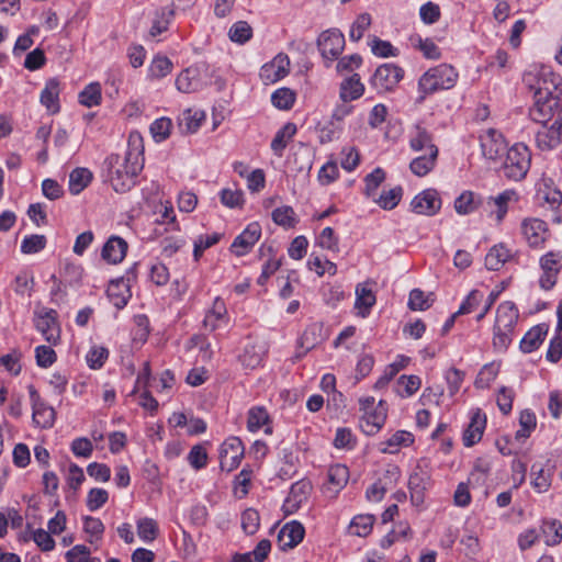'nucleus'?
I'll return each instance as SVG.
<instances>
[{
	"instance_id": "79ce46f5",
	"label": "nucleus",
	"mask_w": 562,
	"mask_h": 562,
	"mask_svg": "<svg viewBox=\"0 0 562 562\" xmlns=\"http://www.w3.org/2000/svg\"><path fill=\"white\" fill-rule=\"evenodd\" d=\"M547 334V330L541 326H535L522 337L520 341V349L524 352H531L536 350Z\"/></svg>"
},
{
	"instance_id": "f704fd0d",
	"label": "nucleus",
	"mask_w": 562,
	"mask_h": 562,
	"mask_svg": "<svg viewBox=\"0 0 562 562\" xmlns=\"http://www.w3.org/2000/svg\"><path fill=\"white\" fill-rule=\"evenodd\" d=\"M375 517L370 514L357 515L349 524L348 532L357 537H367L371 533Z\"/></svg>"
},
{
	"instance_id": "a19ab883",
	"label": "nucleus",
	"mask_w": 562,
	"mask_h": 562,
	"mask_svg": "<svg viewBox=\"0 0 562 562\" xmlns=\"http://www.w3.org/2000/svg\"><path fill=\"white\" fill-rule=\"evenodd\" d=\"M205 115L202 111L188 109L182 112L179 125L186 133H195L201 126Z\"/></svg>"
},
{
	"instance_id": "603ef678",
	"label": "nucleus",
	"mask_w": 562,
	"mask_h": 562,
	"mask_svg": "<svg viewBox=\"0 0 562 562\" xmlns=\"http://www.w3.org/2000/svg\"><path fill=\"white\" fill-rule=\"evenodd\" d=\"M269 422V414L261 406L252 407L248 412L247 428L249 431H257Z\"/></svg>"
},
{
	"instance_id": "dca6fc26",
	"label": "nucleus",
	"mask_w": 562,
	"mask_h": 562,
	"mask_svg": "<svg viewBox=\"0 0 562 562\" xmlns=\"http://www.w3.org/2000/svg\"><path fill=\"white\" fill-rule=\"evenodd\" d=\"M412 210L422 215H435L441 207L439 194L434 189L418 193L411 202Z\"/></svg>"
},
{
	"instance_id": "393cba45",
	"label": "nucleus",
	"mask_w": 562,
	"mask_h": 562,
	"mask_svg": "<svg viewBox=\"0 0 562 562\" xmlns=\"http://www.w3.org/2000/svg\"><path fill=\"white\" fill-rule=\"evenodd\" d=\"M364 92V86L360 80L358 74L342 80L339 89V98L344 102H349L359 99Z\"/></svg>"
},
{
	"instance_id": "6e6552de",
	"label": "nucleus",
	"mask_w": 562,
	"mask_h": 562,
	"mask_svg": "<svg viewBox=\"0 0 562 562\" xmlns=\"http://www.w3.org/2000/svg\"><path fill=\"white\" fill-rule=\"evenodd\" d=\"M33 409V423L41 428H50L55 422V411L40 396L33 385L27 386Z\"/></svg>"
},
{
	"instance_id": "8fccbe9b",
	"label": "nucleus",
	"mask_w": 562,
	"mask_h": 562,
	"mask_svg": "<svg viewBox=\"0 0 562 562\" xmlns=\"http://www.w3.org/2000/svg\"><path fill=\"white\" fill-rule=\"evenodd\" d=\"M397 394L401 397L412 396L422 385V380L417 375H402L397 380Z\"/></svg>"
},
{
	"instance_id": "f257e3e1",
	"label": "nucleus",
	"mask_w": 562,
	"mask_h": 562,
	"mask_svg": "<svg viewBox=\"0 0 562 562\" xmlns=\"http://www.w3.org/2000/svg\"><path fill=\"white\" fill-rule=\"evenodd\" d=\"M143 139L138 132L128 136V149L124 155L111 154L103 164L105 180L114 191L124 193L135 184V179L143 169Z\"/></svg>"
},
{
	"instance_id": "cd10ccee",
	"label": "nucleus",
	"mask_w": 562,
	"mask_h": 562,
	"mask_svg": "<svg viewBox=\"0 0 562 562\" xmlns=\"http://www.w3.org/2000/svg\"><path fill=\"white\" fill-rule=\"evenodd\" d=\"M409 146L414 151H431L438 149L431 134L420 125H416L411 134Z\"/></svg>"
},
{
	"instance_id": "a878e982",
	"label": "nucleus",
	"mask_w": 562,
	"mask_h": 562,
	"mask_svg": "<svg viewBox=\"0 0 562 562\" xmlns=\"http://www.w3.org/2000/svg\"><path fill=\"white\" fill-rule=\"evenodd\" d=\"M176 87L183 93L198 91L201 87L199 70L193 67L182 70L176 78Z\"/></svg>"
},
{
	"instance_id": "c756f323",
	"label": "nucleus",
	"mask_w": 562,
	"mask_h": 562,
	"mask_svg": "<svg viewBox=\"0 0 562 562\" xmlns=\"http://www.w3.org/2000/svg\"><path fill=\"white\" fill-rule=\"evenodd\" d=\"M375 304V295L367 283H360L356 288L355 307L359 311V315L366 317L370 308Z\"/></svg>"
},
{
	"instance_id": "58836bf2",
	"label": "nucleus",
	"mask_w": 562,
	"mask_h": 562,
	"mask_svg": "<svg viewBox=\"0 0 562 562\" xmlns=\"http://www.w3.org/2000/svg\"><path fill=\"white\" fill-rule=\"evenodd\" d=\"M536 426V415L529 409L522 411L519 416V429L515 434V439L519 442H524L530 437Z\"/></svg>"
},
{
	"instance_id": "c85d7f7f",
	"label": "nucleus",
	"mask_w": 562,
	"mask_h": 562,
	"mask_svg": "<svg viewBox=\"0 0 562 562\" xmlns=\"http://www.w3.org/2000/svg\"><path fill=\"white\" fill-rule=\"evenodd\" d=\"M438 157V149H431L423 155L414 158L409 164L411 171L418 176L424 177L428 175L435 167Z\"/></svg>"
},
{
	"instance_id": "13d9d810",
	"label": "nucleus",
	"mask_w": 562,
	"mask_h": 562,
	"mask_svg": "<svg viewBox=\"0 0 562 562\" xmlns=\"http://www.w3.org/2000/svg\"><path fill=\"white\" fill-rule=\"evenodd\" d=\"M109 357V350L103 346H92L86 356L90 369H101Z\"/></svg>"
},
{
	"instance_id": "0e129e2a",
	"label": "nucleus",
	"mask_w": 562,
	"mask_h": 562,
	"mask_svg": "<svg viewBox=\"0 0 562 562\" xmlns=\"http://www.w3.org/2000/svg\"><path fill=\"white\" fill-rule=\"evenodd\" d=\"M371 25V16L369 13L360 14L356 21L352 23L349 32V37L353 42L360 41L364 33L369 30Z\"/></svg>"
},
{
	"instance_id": "49530a36",
	"label": "nucleus",
	"mask_w": 562,
	"mask_h": 562,
	"mask_svg": "<svg viewBox=\"0 0 562 562\" xmlns=\"http://www.w3.org/2000/svg\"><path fill=\"white\" fill-rule=\"evenodd\" d=\"M263 352L260 347L256 345H247L244 352L240 355L239 360L246 369H255L262 361Z\"/></svg>"
},
{
	"instance_id": "6ab92c4d",
	"label": "nucleus",
	"mask_w": 562,
	"mask_h": 562,
	"mask_svg": "<svg viewBox=\"0 0 562 562\" xmlns=\"http://www.w3.org/2000/svg\"><path fill=\"white\" fill-rule=\"evenodd\" d=\"M486 426V416L476 409L472 412L470 424L463 434V443L465 447H472L477 443L483 436Z\"/></svg>"
},
{
	"instance_id": "4468645a",
	"label": "nucleus",
	"mask_w": 562,
	"mask_h": 562,
	"mask_svg": "<svg viewBox=\"0 0 562 562\" xmlns=\"http://www.w3.org/2000/svg\"><path fill=\"white\" fill-rule=\"evenodd\" d=\"M480 144L483 156L491 160L499 159L507 148L502 133L493 128H488L481 135Z\"/></svg>"
},
{
	"instance_id": "4c0bfd02",
	"label": "nucleus",
	"mask_w": 562,
	"mask_h": 562,
	"mask_svg": "<svg viewBox=\"0 0 562 562\" xmlns=\"http://www.w3.org/2000/svg\"><path fill=\"white\" fill-rule=\"evenodd\" d=\"M319 330V327L316 325H312L307 327L302 336L299 339V348L295 353V359H301L304 357L310 350L315 348V346L318 344V337L317 331Z\"/></svg>"
},
{
	"instance_id": "0eeeda50",
	"label": "nucleus",
	"mask_w": 562,
	"mask_h": 562,
	"mask_svg": "<svg viewBox=\"0 0 562 562\" xmlns=\"http://www.w3.org/2000/svg\"><path fill=\"white\" fill-rule=\"evenodd\" d=\"M34 325L48 344H58L60 339V327L55 310L47 307L36 308L34 313Z\"/></svg>"
},
{
	"instance_id": "052dcab7",
	"label": "nucleus",
	"mask_w": 562,
	"mask_h": 562,
	"mask_svg": "<svg viewBox=\"0 0 562 562\" xmlns=\"http://www.w3.org/2000/svg\"><path fill=\"white\" fill-rule=\"evenodd\" d=\"M547 546H555L562 540V525L560 521H546L542 527Z\"/></svg>"
},
{
	"instance_id": "ea45409f",
	"label": "nucleus",
	"mask_w": 562,
	"mask_h": 562,
	"mask_svg": "<svg viewBox=\"0 0 562 562\" xmlns=\"http://www.w3.org/2000/svg\"><path fill=\"white\" fill-rule=\"evenodd\" d=\"M296 126L292 123L285 124L279 130L271 142V149L278 156H281L289 140L295 135Z\"/></svg>"
},
{
	"instance_id": "774afa93",
	"label": "nucleus",
	"mask_w": 562,
	"mask_h": 562,
	"mask_svg": "<svg viewBox=\"0 0 562 562\" xmlns=\"http://www.w3.org/2000/svg\"><path fill=\"white\" fill-rule=\"evenodd\" d=\"M83 529L90 536L89 542L93 543L95 540L101 539L104 532V525L99 518L87 516L83 520Z\"/></svg>"
},
{
	"instance_id": "39448f33",
	"label": "nucleus",
	"mask_w": 562,
	"mask_h": 562,
	"mask_svg": "<svg viewBox=\"0 0 562 562\" xmlns=\"http://www.w3.org/2000/svg\"><path fill=\"white\" fill-rule=\"evenodd\" d=\"M530 162L531 154L529 148L522 143H517L506 151L502 166L503 173L509 180H522L530 168Z\"/></svg>"
},
{
	"instance_id": "3c124183",
	"label": "nucleus",
	"mask_w": 562,
	"mask_h": 562,
	"mask_svg": "<svg viewBox=\"0 0 562 562\" xmlns=\"http://www.w3.org/2000/svg\"><path fill=\"white\" fill-rule=\"evenodd\" d=\"M371 52L382 58L395 57L398 55V49L394 47L390 42L380 40L376 36H372L369 42Z\"/></svg>"
},
{
	"instance_id": "c03bdc74",
	"label": "nucleus",
	"mask_w": 562,
	"mask_h": 562,
	"mask_svg": "<svg viewBox=\"0 0 562 562\" xmlns=\"http://www.w3.org/2000/svg\"><path fill=\"white\" fill-rule=\"evenodd\" d=\"M102 94H101V86L99 82H92L88 85L80 93H79V102L87 106L92 108L97 106L101 103Z\"/></svg>"
},
{
	"instance_id": "bf43d9fd",
	"label": "nucleus",
	"mask_w": 562,
	"mask_h": 562,
	"mask_svg": "<svg viewBox=\"0 0 562 562\" xmlns=\"http://www.w3.org/2000/svg\"><path fill=\"white\" fill-rule=\"evenodd\" d=\"M499 367L496 363L485 364L479 372L475 379V386L479 389H486L496 379Z\"/></svg>"
},
{
	"instance_id": "09e8293b",
	"label": "nucleus",
	"mask_w": 562,
	"mask_h": 562,
	"mask_svg": "<svg viewBox=\"0 0 562 562\" xmlns=\"http://www.w3.org/2000/svg\"><path fill=\"white\" fill-rule=\"evenodd\" d=\"M137 535L145 542H153L158 535V525L153 518H142L137 521Z\"/></svg>"
},
{
	"instance_id": "c9c22d12",
	"label": "nucleus",
	"mask_w": 562,
	"mask_h": 562,
	"mask_svg": "<svg viewBox=\"0 0 562 562\" xmlns=\"http://www.w3.org/2000/svg\"><path fill=\"white\" fill-rule=\"evenodd\" d=\"M92 172L87 168H76L69 175V191L77 195L83 191L92 180Z\"/></svg>"
},
{
	"instance_id": "e2e57ef3",
	"label": "nucleus",
	"mask_w": 562,
	"mask_h": 562,
	"mask_svg": "<svg viewBox=\"0 0 562 562\" xmlns=\"http://www.w3.org/2000/svg\"><path fill=\"white\" fill-rule=\"evenodd\" d=\"M172 122L168 117L155 120L150 125V133L156 142H162L169 137Z\"/></svg>"
},
{
	"instance_id": "ddd939ff",
	"label": "nucleus",
	"mask_w": 562,
	"mask_h": 562,
	"mask_svg": "<svg viewBox=\"0 0 562 562\" xmlns=\"http://www.w3.org/2000/svg\"><path fill=\"white\" fill-rule=\"evenodd\" d=\"M290 71V58L286 54H278L271 61L260 69V78L266 85L283 79Z\"/></svg>"
},
{
	"instance_id": "864d4df0",
	"label": "nucleus",
	"mask_w": 562,
	"mask_h": 562,
	"mask_svg": "<svg viewBox=\"0 0 562 562\" xmlns=\"http://www.w3.org/2000/svg\"><path fill=\"white\" fill-rule=\"evenodd\" d=\"M479 205V200L471 191H464L454 201V209L459 214H469Z\"/></svg>"
},
{
	"instance_id": "338daca9",
	"label": "nucleus",
	"mask_w": 562,
	"mask_h": 562,
	"mask_svg": "<svg viewBox=\"0 0 562 562\" xmlns=\"http://www.w3.org/2000/svg\"><path fill=\"white\" fill-rule=\"evenodd\" d=\"M221 234L213 233L211 235H201L194 240L193 256L198 260L204 250L217 244L221 239Z\"/></svg>"
},
{
	"instance_id": "412c9836",
	"label": "nucleus",
	"mask_w": 562,
	"mask_h": 562,
	"mask_svg": "<svg viewBox=\"0 0 562 562\" xmlns=\"http://www.w3.org/2000/svg\"><path fill=\"white\" fill-rule=\"evenodd\" d=\"M127 251V243L117 236H112L108 239L102 248L101 256L109 263H119L121 262Z\"/></svg>"
},
{
	"instance_id": "f03ea898",
	"label": "nucleus",
	"mask_w": 562,
	"mask_h": 562,
	"mask_svg": "<svg viewBox=\"0 0 562 562\" xmlns=\"http://www.w3.org/2000/svg\"><path fill=\"white\" fill-rule=\"evenodd\" d=\"M530 116L542 125V130L537 133L540 147L553 148L562 142V99L558 93L535 101Z\"/></svg>"
},
{
	"instance_id": "680f3d73",
	"label": "nucleus",
	"mask_w": 562,
	"mask_h": 562,
	"mask_svg": "<svg viewBox=\"0 0 562 562\" xmlns=\"http://www.w3.org/2000/svg\"><path fill=\"white\" fill-rule=\"evenodd\" d=\"M401 477V470L395 464H387L382 473L378 477L379 484H381L386 491L393 488Z\"/></svg>"
},
{
	"instance_id": "f3484780",
	"label": "nucleus",
	"mask_w": 562,
	"mask_h": 562,
	"mask_svg": "<svg viewBox=\"0 0 562 562\" xmlns=\"http://www.w3.org/2000/svg\"><path fill=\"white\" fill-rule=\"evenodd\" d=\"M305 535L304 526L296 520L286 522L278 533V546L280 550L286 551L295 548L302 542Z\"/></svg>"
},
{
	"instance_id": "a18cd8bd",
	"label": "nucleus",
	"mask_w": 562,
	"mask_h": 562,
	"mask_svg": "<svg viewBox=\"0 0 562 562\" xmlns=\"http://www.w3.org/2000/svg\"><path fill=\"white\" fill-rule=\"evenodd\" d=\"M385 177V171L380 167H376L372 172L367 175L364 178V194L368 198L374 199L376 196V190L384 182Z\"/></svg>"
},
{
	"instance_id": "9b49d317",
	"label": "nucleus",
	"mask_w": 562,
	"mask_h": 562,
	"mask_svg": "<svg viewBox=\"0 0 562 562\" xmlns=\"http://www.w3.org/2000/svg\"><path fill=\"white\" fill-rule=\"evenodd\" d=\"M317 45L322 56L325 59L331 61L336 59L344 50V34L338 30L324 31L317 40Z\"/></svg>"
},
{
	"instance_id": "423d86ee",
	"label": "nucleus",
	"mask_w": 562,
	"mask_h": 562,
	"mask_svg": "<svg viewBox=\"0 0 562 562\" xmlns=\"http://www.w3.org/2000/svg\"><path fill=\"white\" fill-rule=\"evenodd\" d=\"M360 411L362 412L360 418V427L367 435L376 434L384 425L386 419L387 409L383 401L375 405V400L372 396L362 397L359 400Z\"/></svg>"
},
{
	"instance_id": "7ed1b4c3",
	"label": "nucleus",
	"mask_w": 562,
	"mask_h": 562,
	"mask_svg": "<svg viewBox=\"0 0 562 562\" xmlns=\"http://www.w3.org/2000/svg\"><path fill=\"white\" fill-rule=\"evenodd\" d=\"M522 81L533 92L535 101L544 100L558 93L561 85V78L547 66L530 67L524 74Z\"/></svg>"
},
{
	"instance_id": "4be33fe9",
	"label": "nucleus",
	"mask_w": 562,
	"mask_h": 562,
	"mask_svg": "<svg viewBox=\"0 0 562 562\" xmlns=\"http://www.w3.org/2000/svg\"><path fill=\"white\" fill-rule=\"evenodd\" d=\"M327 476L328 483L326 485V492L330 493L331 497H335L347 484L349 480V470L346 465L335 464L328 469Z\"/></svg>"
},
{
	"instance_id": "bb28decb",
	"label": "nucleus",
	"mask_w": 562,
	"mask_h": 562,
	"mask_svg": "<svg viewBox=\"0 0 562 562\" xmlns=\"http://www.w3.org/2000/svg\"><path fill=\"white\" fill-rule=\"evenodd\" d=\"M106 293L112 304L117 308H123L131 297L130 286L123 279L111 281Z\"/></svg>"
},
{
	"instance_id": "5fc2aeb1",
	"label": "nucleus",
	"mask_w": 562,
	"mask_h": 562,
	"mask_svg": "<svg viewBox=\"0 0 562 562\" xmlns=\"http://www.w3.org/2000/svg\"><path fill=\"white\" fill-rule=\"evenodd\" d=\"M434 303L432 294L426 295L422 290L414 289L409 293L408 307L413 311H425Z\"/></svg>"
},
{
	"instance_id": "20e7f679",
	"label": "nucleus",
	"mask_w": 562,
	"mask_h": 562,
	"mask_svg": "<svg viewBox=\"0 0 562 562\" xmlns=\"http://www.w3.org/2000/svg\"><path fill=\"white\" fill-rule=\"evenodd\" d=\"M458 80V72L447 64H440L428 69L418 81L419 97L417 102L422 103L428 94L438 90L451 89Z\"/></svg>"
},
{
	"instance_id": "37998d69",
	"label": "nucleus",
	"mask_w": 562,
	"mask_h": 562,
	"mask_svg": "<svg viewBox=\"0 0 562 562\" xmlns=\"http://www.w3.org/2000/svg\"><path fill=\"white\" fill-rule=\"evenodd\" d=\"M403 189L400 186L384 190L379 196L372 199L383 210L394 209L401 201Z\"/></svg>"
},
{
	"instance_id": "aec40b11",
	"label": "nucleus",
	"mask_w": 562,
	"mask_h": 562,
	"mask_svg": "<svg viewBox=\"0 0 562 562\" xmlns=\"http://www.w3.org/2000/svg\"><path fill=\"white\" fill-rule=\"evenodd\" d=\"M518 319V310L513 302H503L496 311L494 330H512Z\"/></svg>"
},
{
	"instance_id": "473e14b6",
	"label": "nucleus",
	"mask_w": 562,
	"mask_h": 562,
	"mask_svg": "<svg viewBox=\"0 0 562 562\" xmlns=\"http://www.w3.org/2000/svg\"><path fill=\"white\" fill-rule=\"evenodd\" d=\"M414 441V437L411 432L405 430H397L389 439L381 442V452L383 453H396L401 447H408Z\"/></svg>"
},
{
	"instance_id": "f8f14e48",
	"label": "nucleus",
	"mask_w": 562,
	"mask_h": 562,
	"mask_svg": "<svg viewBox=\"0 0 562 562\" xmlns=\"http://www.w3.org/2000/svg\"><path fill=\"white\" fill-rule=\"evenodd\" d=\"M430 486V473L420 463L416 465L408 479L412 503L416 506L424 503L425 491Z\"/></svg>"
},
{
	"instance_id": "9d476101",
	"label": "nucleus",
	"mask_w": 562,
	"mask_h": 562,
	"mask_svg": "<svg viewBox=\"0 0 562 562\" xmlns=\"http://www.w3.org/2000/svg\"><path fill=\"white\" fill-rule=\"evenodd\" d=\"M244 452L243 442L238 437H229L226 439L220 449L221 469L227 472L236 469L244 457Z\"/></svg>"
},
{
	"instance_id": "2eb2a0df",
	"label": "nucleus",
	"mask_w": 562,
	"mask_h": 562,
	"mask_svg": "<svg viewBox=\"0 0 562 562\" xmlns=\"http://www.w3.org/2000/svg\"><path fill=\"white\" fill-rule=\"evenodd\" d=\"M261 236V226L252 222L234 239L231 250L236 256L248 254Z\"/></svg>"
},
{
	"instance_id": "1a4fd4ad",
	"label": "nucleus",
	"mask_w": 562,
	"mask_h": 562,
	"mask_svg": "<svg viewBox=\"0 0 562 562\" xmlns=\"http://www.w3.org/2000/svg\"><path fill=\"white\" fill-rule=\"evenodd\" d=\"M403 69L394 64H384L376 68L371 83L379 92L392 90L402 80Z\"/></svg>"
},
{
	"instance_id": "72a5a7b5",
	"label": "nucleus",
	"mask_w": 562,
	"mask_h": 562,
	"mask_svg": "<svg viewBox=\"0 0 562 562\" xmlns=\"http://www.w3.org/2000/svg\"><path fill=\"white\" fill-rule=\"evenodd\" d=\"M310 490L311 485L308 483L300 482L293 484L290 491V495L284 503L285 510L288 513H293L296 510L301 503L306 499Z\"/></svg>"
},
{
	"instance_id": "5701e85b",
	"label": "nucleus",
	"mask_w": 562,
	"mask_h": 562,
	"mask_svg": "<svg viewBox=\"0 0 562 562\" xmlns=\"http://www.w3.org/2000/svg\"><path fill=\"white\" fill-rule=\"evenodd\" d=\"M513 251L505 244L494 245L485 256V267L488 270H499L510 258Z\"/></svg>"
},
{
	"instance_id": "2f4dec72",
	"label": "nucleus",
	"mask_w": 562,
	"mask_h": 562,
	"mask_svg": "<svg viewBox=\"0 0 562 562\" xmlns=\"http://www.w3.org/2000/svg\"><path fill=\"white\" fill-rule=\"evenodd\" d=\"M513 201H517V193L514 190H505L498 195L488 199V204L496 207L495 211H492V215H495L497 223L503 221L508 210V203Z\"/></svg>"
},
{
	"instance_id": "de8ad7c7",
	"label": "nucleus",
	"mask_w": 562,
	"mask_h": 562,
	"mask_svg": "<svg viewBox=\"0 0 562 562\" xmlns=\"http://www.w3.org/2000/svg\"><path fill=\"white\" fill-rule=\"evenodd\" d=\"M252 36V29L246 21H238L234 23L229 31L228 37L232 42L237 44H245Z\"/></svg>"
},
{
	"instance_id": "a211bd4d",
	"label": "nucleus",
	"mask_w": 562,
	"mask_h": 562,
	"mask_svg": "<svg viewBox=\"0 0 562 562\" xmlns=\"http://www.w3.org/2000/svg\"><path fill=\"white\" fill-rule=\"evenodd\" d=\"M522 235L531 247H540L548 236L546 222L539 218L525 220L521 224Z\"/></svg>"
},
{
	"instance_id": "6e6d98bb",
	"label": "nucleus",
	"mask_w": 562,
	"mask_h": 562,
	"mask_svg": "<svg viewBox=\"0 0 562 562\" xmlns=\"http://www.w3.org/2000/svg\"><path fill=\"white\" fill-rule=\"evenodd\" d=\"M295 93L289 88H280L271 95L272 104L280 110H289L293 106Z\"/></svg>"
},
{
	"instance_id": "7c9ffc66",
	"label": "nucleus",
	"mask_w": 562,
	"mask_h": 562,
	"mask_svg": "<svg viewBox=\"0 0 562 562\" xmlns=\"http://www.w3.org/2000/svg\"><path fill=\"white\" fill-rule=\"evenodd\" d=\"M226 323L227 310L225 303L220 297H216L212 310L206 314L204 318V326L210 328V330H215Z\"/></svg>"
},
{
	"instance_id": "e433bc0d",
	"label": "nucleus",
	"mask_w": 562,
	"mask_h": 562,
	"mask_svg": "<svg viewBox=\"0 0 562 562\" xmlns=\"http://www.w3.org/2000/svg\"><path fill=\"white\" fill-rule=\"evenodd\" d=\"M173 64L171 60L162 55H157L153 58L148 66V79L157 80L166 77L172 71Z\"/></svg>"
},
{
	"instance_id": "4d7b16f0",
	"label": "nucleus",
	"mask_w": 562,
	"mask_h": 562,
	"mask_svg": "<svg viewBox=\"0 0 562 562\" xmlns=\"http://www.w3.org/2000/svg\"><path fill=\"white\" fill-rule=\"evenodd\" d=\"M273 222L283 227H293L296 224L295 212L291 206L283 205L272 212Z\"/></svg>"
},
{
	"instance_id": "69168bd1",
	"label": "nucleus",
	"mask_w": 562,
	"mask_h": 562,
	"mask_svg": "<svg viewBox=\"0 0 562 562\" xmlns=\"http://www.w3.org/2000/svg\"><path fill=\"white\" fill-rule=\"evenodd\" d=\"M46 246V237L44 235L25 236L21 244V251L25 255L36 254Z\"/></svg>"
},
{
	"instance_id": "b1692460",
	"label": "nucleus",
	"mask_w": 562,
	"mask_h": 562,
	"mask_svg": "<svg viewBox=\"0 0 562 562\" xmlns=\"http://www.w3.org/2000/svg\"><path fill=\"white\" fill-rule=\"evenodd\" d=\"M60 83L57 79H49L41 92V103L55 114L59 111Z\"/></svg>"
}]
</instances>
